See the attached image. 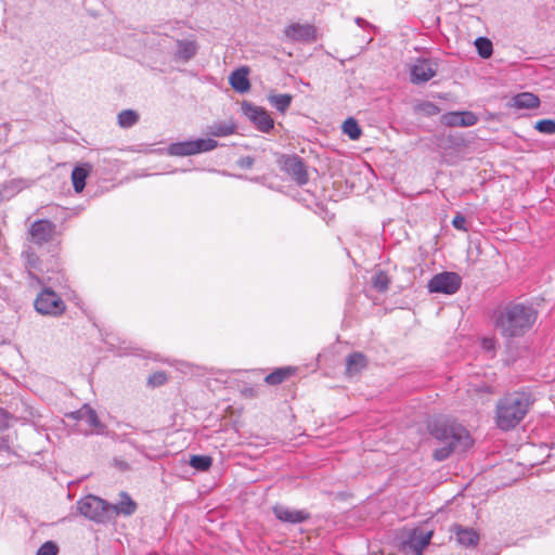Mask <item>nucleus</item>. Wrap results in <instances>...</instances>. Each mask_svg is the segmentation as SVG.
<instances>
[{"label":"nucleus","instance_id":"obj_20","mask_svg":"<svg viewBox=\"0 0 555 555\" xmlns=\"http://www.w3.org/2000/svg\"><path fill=\"white\" fill-rule=\"evenodd\" d=\"M91 172V166L89 164H83L82 166H77L72 171V182L76 193L82 192L86 186V180Z\"/></svg>","mask_w":555,"mask_h":555},{"label":"nucleus","instance_id":"obj_23","mask_svg":"<svg viewBox=\"0 0 555 555\" xmlns=\"http://www.w3.org/2000/svg\"><path fill=\"white\" fill-rule=\"evenodd\" d=\"M366 366V359L360 352H353L347 358L346 373L353 376L361 372Z\"/></svg>","mask_w":555,"mask_h":555},{"label":"nucleus","instance_id":"obj_16","mask_svg":"<svg viewBox=\"0 0 555 555\" xmlns=\"http://www.w3.org/2000/svg\"><path fill=\"white\" fill-rule=\"evenodd\" d=\"M248 74L249 69L247 67H240L231 73L229 83L235 91L245 93L250 89Z\"/></svg>","mask_w":555,"mask_h":555},{"label":"nucleus","instance_id":"obj_21","mask_svg":"<svg viewBox=\"0 0 555 555\" xmlns=\"http://www.w3.org/2000/svg\"><path fill=\"white\" fill-rule=\"evenodd\" d=\"M137 511V503L130 498L127 492L120 493V500L117 504L111 505V512L115 514L130 516Z\"/></svg>","mask_w":555,"mask_h":555},{"label":"nucleus","instance_id":"obj_12","mask_svg":"<svg viewBox=\"0 0 555 555\" xmlns=\"http://www.w3.org/2000/svg\"><path fill=\"white\" fill-rule=\"evenodd\" d=\"M431 537L433 531L415 529L411 532L408 541L404 542L403 548L405 552L423 555V551L430 543Z\"/></svg>","mask_w":555,"mask_h":555},{"label":"nucleus","instance_id":"obj_3","mask_svg":"<svg viewBox=\"0 0 555 555\" xmlns=\"http://www.w3.org/2000/svg\"><path fill=\"white\" fill-rule=\"evenodd\" d=\"M533 403L534 397L529 389L506 392L495 405L498 428L503 431L514 429L524 421Z\"/></svg>","mask_w":555,"mask_h":555},{"label":"nucleus","instance_id":"obj_38","mask_svg":"<svg viewBox=\"0 0 555 555\" xmlns=\"http://www.w3.org/2000/svg\"><path fill=\"white\" fill-rule=\"evenodd\" d=\"M452 225L457 229V230H461V231H467V228H466V218L461 215V214H456L452 220Z\"/></svg>","mask_w":555,"mask_h":555},{"label":"nucleus","instance_id":"obj_19","mask_svg":"<svg viewBox=\"0 0 555 555\" xmlns=\"http://www.w3.org/2000/svg\"><path fill=\"white\" fill-rule=\"evenodd\" d=\"M539 105L540 99L531 92H521L512 99V106L518 109H532Z\"/></svg>","mask_w":555,"mask_h":555},{"label":"nucleus","instance_id":"obj_4","mask_svg":"<svg viewBox=\"0 0 555 555\" xmlns=\"http://www.w3.org/2000/svg\"><path fill=\"white\" fill-rule=\"evenodd\" d=\"M78 509L81 515L96 522H105L111 515V504L94 495L82 498L78 502Z\"/></svg>","mask_w":555,"mask_h":555},{"label":"nucleus","instance_id":"obj_37","mask_svg":"<svg viewBox=\"0 0 555 555\" xmlns=\"http://www.w3.org/2000/svg\"><path fill=\"white\" fill-rule=\"evenodd\" d=\"M481 347L486 352L491 353V357H493L495 350V339L492 337L483 338L481 341Z\"/></svg>","mask_w":555,"mask_h":555},{"label":"nucleus","instance_id":"obj_11","mask_svg":"<svg viewBox=\"0 0 555 555\" xmlns=\"http://www.w3.org/2000/svg\"><path fill=\"white\" fill-rule=\"evenodd\" d=\"M274 516L285 524H302L310 519V513L306 509H296L283 504H276L272 507Z\"/></svg>","mask_w":555,"mask_h":555},{"label":"nucleus","instance_id":"obj_31","mask_svg":"<svg viewBox=\"0 0 555 555\" xmlns=\"http://www.w3.org/2000/svg\"><path fill=\"white\" fill-rule=\"evenodd\" d=\"M372 284H373V287L376 291H378L380 293H384V292H386L388 289L389 284H390V280H389L388 275L385 272L378 271L374 275Z\"/></svg>","mask_w":555,"mask_h":555},{"label":"nucleus","instance_id":"obj_10","mask_svg":"<svg viewBox=\"0 0 555 555\" xmlns=\"http://www.w3.org/2000/svg\"><path fill=\"white\" fill-rule=\"evenodd\" d=\"M55 230H56V225L53 222H51L47 219H42V220L35 221L30 225L28 233H29L30 241L33 243H35L37 245H42L53 238V236L55 234Z\"/></svg>","mask_w":555,"mask_h":555},{"label":"nucleus","instance_id":"obj_34","mask_svg":"<svg viewBox=\"0 0 555 555\" xmlns=\"http://www.w3.org/2000/svg\"><path fill=\"white\" fill-rule=\"evenodd\" d=\"M57 544L53 541H47L38 548L36 555H57Z\"/></svg>","mask_w":555,"mask_h":555},{"label":"nucleus","instance_id":"obj_5","mask_svg":"<svg viewBox=\"0 0 555 555\" xmlns=\"http://www.w3.org/2000/svg\"><path fill=\"white\" fill-rule=\"evenodd\" d=\"M35 309L42 315L59 317L66 309L63 299L51 288L42 289L35 299Z\"/></svg>","mask_w":555,"mask_h":555},{"label":"nucleus","instance_id":"obj_14","mask_svg":"<svg viewBox=\"0 0 555 555\" xmlns=\"http://www.w3.org/2000/svg\"><path fill=\"white\" fill-rule=\"evenodd\" d=\"M284 169L299 185H304L308 182L306 166L300 157H287L284 160Z\"/></svg>","mask_w":555,"mask_h":555},{"label":"nucleus","instance_id":"obj_8","mask_svg":"<svg viewBox=\"0 0 555 555\" xmlns=\"http://www.w3.org/2000/svg\"><path fill=\"white\" fill-rule=\"evenodd\" d=\"M437 64L428 59H418L410 68V80L413 83H424L437 73Z\"/></svg>","mask_w":555,"mask_h":555},{"label":"nucleus","instance_id":"obj_32","mask_svg":"<svg viewBox=\"0 0 555 555\" xmlns=\"http://www.w3.org/2000/svg\"><path fill=\"white\" fill-rule=\"evenodd\" d=\"M271 104L280 112H285L292 102V96L288 94H278L270 98Z\"/></svg>","mask_w":555,"mask_h":555},{"label":"nucleus","instance_id":"obj_7","mask_svg":"<svg viewBox=\"0 0 555 555\" xmlns=\"http://www.w3.org/2000/svg\"><path fill=\"white\" fill-rule=\"evenodd\" d=\"M242 109L259 131L268 133L273 129L274 120L264 108L244 102Z\"/></svg>","mask_w":555,"mask_h":555},{"label":"nucleus","instance_id":"obj_1","mask_svg":"<svg viewBox=\"0 0 555 555\" xmlns=\"http://www.w3.org/2000/svg\"><path fill=\"white\" fill-rule=\"evenodd\" d=\"M538 318L537 310L522 302H508L494 311L493 322L496 331L505 338L520 337L533 326Z\"/></svg>","mask_w":555,"mask_h":555},{"label":"nucleus","instance_id":"obj_26","mask_svg":"<svg viewBox=\"0 0 555 555\" xmlns=\"http://www.w3.org/2000/svg\"><path fill=\"white\" fill-rule=\"evenodd\" d=\"M218 146V142L214 139L207 138V139H196L193 140V152L195 154L210 152L215 150Z\"/></svg>","mask_w":555,"mask_h":555},{"label":"nucleus","instance_id":"obj_24","mask_svg":"<svg viewBox=\"0 0 555 555\" xmlns=\"http://www.w3.org/2000/svg\"><path fill=\"white\" fill-rule=\"evenodd\" d=\"M193 140L171 143L168 146V153L173 156H191L193 152Z\"/></svg>","mask_w":555,"mask_h":555},{"label":"nucleus","instance_id":"obj_39","mask_svg":"<svg viewBox=\"0 0 555 555\" xmlns=\"http://www.w3.org/2000/svg\"><path fill=\"white\" fill-rule=\"evenodd\" d=\"M237 165L241 167V168H250L253 165H254V158L250 157V156H244V157H241L238 160H237Z\"/></svg>","mask_w":555,"mask_h":555},{"label":"nucleus","instance_id":"obj_17","mask_svg":"<svg viewBox=\"0 0 555 555\" xmlns=\"http://www.w3.org/2000/svg\"><path fill=\"white\" fill-rule=\"evenodd\" d=\"M237 126L234 120L215 121L207 127V133L212 137H229L236 132Z\"/></svg>","mask_w":555,"mask_h":555},{"label":"nucleus","instance_id":"obj_2","mask_svg":"<svg viewBox=\"0 0 555 555\" xmlns=\"http://www.w3.org/2000/svg\"><path fill=\"white\" fill-rule=\"evenodd\" d=\"M428 429L435 439L443 443V447L434 452L437 461H444L452 452L465 451L473 444L467 429L452 418L438 417L429 424Z\"/></svg>","mask_w":555,"mask_h":555},{"label":"nucleus","instance_id":"obj_15","mask_svg":"<svg viewBox=\"0 0 555 555\" xmlns=\"http://www.w3.org/2000/svg\"><path fill=\"white\" fill-rule=\"evenodd\" d=\"M70 416L80 423H85L88 427L98 433L102 429L101 422L95 411L88 405H83L78 411L73 412Z\"/></svg>","mask_w":555,"mask_h":555},{"label":"nucleus","instance_id":"obj_18","mask_svg":"<svg viewBox=\"0 0 555 555\" xmlns=\"http://www.w3.org/2000/svg\"><path fill=\"white\" fill-rule=\"evenodd\" d=\"M452 532L455 534L456 541L463 546H475L479 541L478 533L472 528L454 526Z\"/></svg>","mask_w":555,"mask_h":555},{"label":"nucleus","instance_id":"obj_6","mask_svg":"<svg viewBox=\"0 0 555 555\" xmlns=\"http://www.w3.org/2000/svg\"><path fill=\"white\" fill-rule=\"evenodd\" d=\"M462 284L461 276L455 272H442L434 275L428 284L429 293L455 294Z\"/></svg>","mask_w":555,"mask_h":555},{"label":"nucleus","instance_id":"obj_40","mask_svg":"<svg viewBox=\"0 0 555 555\" xmlns=\"http://www.w3.org/2000/svg\"><path fill=\"white\" fill-rule=\"evenodd\" d=\"M12 416L0 408V427H8Z\"/></svg>","mask_w":555,"mask_h":555},{"label":"nucleus","instance_id":"obj_33","mask_svg":"<svg viewBox=\"0 0 555 555\" xmlns=\"http://www.w3.org/2000/svg\"><path fill=\"white\" fill-rule=\"evenodd\" d=\"M538 131L546 134L555 133V120L553 119H542L535 124L534 127Z\"/></svg>","mask_w":555,"mask_h":555},{"label":"nucleus","instance_id":"obj_30","mask_svg":"<svg viewBox=\"0 0 555 555\" xmlns=\"http://www.w3.org/2000/svg\"><path fill=\"white\" fill-rule=\"evenodd\" d=\"M212 464V459L208 455H192L190 459V465L201 472L207 470Z\"/></svg>","mask_w":555,"mask_h":555},{"label":"nucleus","instance_id":"obj_28","mask_svg":"<svg viewBox=\"0 0 555 555\" xmlns=\"http://www.w3.org/2000/svg\"><path fill=\"white\" fill-rule=\"evenodd\" d=\"M139 120V115L132 109H125L118 114V125L122 128H130Z\"/></svg>","mask_w":555,"mask_h":555},{"label":"nucleus","instance_id":"obj_36","mask_svg":"<svg viewBox=\"0 0 555 555\" xmlns=\"http://www.w3.org/2000/svg\"><path fill=\"white\" fill-rule=\"evenodd\" d=\"M420 109L424 112L426 115H437L439 114V107L431 102H425L420 106Z\"/></svg>","mask_w":555,"mask_h":555},{"label":"nucleus","instance_id":"obj_27","mask_svg":"<svg viewBox=\"0 0 555 555\" xmlns=\"http://www.w3.org/2000/svg\"><path fill=\"white\" fill-rule=\"evenodd\" d=\"M343 131L351 140H358L361 137V128L354 118H347L343 124Z\"/></svg>","mask_w":555,"mask_h":555},{"label":"nucleus","instance_id":"obj_22","mask_svg":"<svg viewBox=\"0 0 555 555\" xmlns=\"http://www.w3.org/2000/svg\"><path fill=\"white\" fill-rule=\"evenodd\" d=\"M197 49L198 47L194 40H178L176 56L186 62L196 54Z\"/></svg>","mask_w":555,"mask_h":555},{"label":"nucleus","instance_id":"obj_9","mask_svg":"<svg viewBox=\"0 0 555 555\" xmlns=\"http://www.w3.org/2000/svg\"><path fill=\"white\" fill-rule=\"evenodd\" d=\"M283 33L293 42H313L317 39V28L308 23H293Z\"/></svg>","mask_w":555,"mask_h":555},{"label":"nucleus","instance_id":"obj_41","mask_svg":"<svg viewBox=\"0 0 555 555\" xmlns=\"http://www.w3.org/2000/svg\"><path fill=\"white\" fill-rule=\"evenodd\" d=\"M354 22L361 28H366V27L372 28V29L375 28L373 25H371L367 21L363 20L362 17H357L354 20Z\"/></svg>","mask_w":555,"mask_h":555},{"label":"nucleus","instance_id":"obj_35","mask_svg":"<svg viewBox=\"0 0 555 555\" xmlns=\"http://www.w3.org/2000/svg\"><path fill=\"white\" fill-rule=\"evenodd\" d=\"M167 376L163 372L154 373L149 377V384L152 386H162L166 383Z\"/></svg>","mask_w":555,"mask_h":555},{"label":"nucleus","instance_id":"obj_13","mask_svg":"<svg viewBox=\"0 0 555 555\" xmlns=\"http://www.w3.org/2000/svg\"><path fill=\"white\" fill-rule=\"evenodd\" d=\"M442 124L449 127H470L477 124L478 117L473 112H449L442 115Z\"/></svg>","mask_w":555,"mask_h":555},{"label":"nucleus","instance_id":"obj_29","mask_svg":"<svg viewBox=\"0 0 555 555\" xmlns=\"http://www.w3.org/2000/svg\"><path fill=\"white\" fill-rule=\"evenodd\" d=\"M475 47L478 51V54L482 59H488L492 55L493 47H492V42L488 38H485V37L477 38L475 40Z\"/></svg>","mask_w":555,"mask_h":555},{"label":"nucleus","instance_id":"obj_25","mask_svg":"<svg viewBox=\"0 0 555 555\" xmlns=\"http://www.w3.org/2000/svg\"><path fill=\"white\" fill-rule=\"evenodd\" d=\"M293 373L294 370L292 367H280L267 375L264 380L269 385H279L287 379Z\"/></svg>","mask_w":555,"mask_h":555}]
</instances>
